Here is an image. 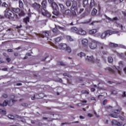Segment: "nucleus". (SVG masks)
<instances>
[{
  "instance_id": "obj_14",
  "label": "nucleus",
  "mask_w": 126,
  "mask_h": 126,
  "mask_svg": "<svg viewBox=\"0 0 126 126\" xmlns=\"http://www.w3.org/2000/svg\"><path fill=\"white\" fill-rule=\"evenodd\" d=\"M97 32V30L96 29H93L92 30H90L89 31V34L90 35H93L94 34H95Z\"/></svg>"
},
{
  "instance_id": "obj_39",
  "label": "nucleus",
  "mask_w": 126,
  "mask_h": 126,
  "mask_svg": "<svg viewBox=\"0 0 126 126\" xmlns=\"http://www.w3.org/2000/svg\"><path fill=\"white\" fill-rule=\"evenodd\" d=\"M83 4L86 5L88 3V0H83Z\"/></svg>"
},
{
  "instance_id": "obj_37",
  "label": "nucleus",
  "mask_w": 126,
  "mask_h": 126,
  "mask_svg": "<svg viewBox=\"0 0 126 126\" xmlns=\"http://www.w3.org/2000/svg\"><path fill=\"white\" fill-rule=\"evenodd\" d=\"M55 27L56 28H54L52 30L53 33H56L58 31V29H57V26H55Z\"/></svg>"
},
{
  "instance_id": "obj_18",
  "label": "nucleus",
  "mask_w": 126,
  "mask_h": 126,
  "mask_svg": "<svg viewBox=\"0 0 126 126\" xmlns=\"http://www.w3.org/2000/svg\"><path fill=\"white\" fill-rule=\"evenodd\" d=\"M42 5L43 7V8H42V9H46V7L47 6V1H46V0L43 1L42 2Z\"/></svg>"
},
{
  "instance_id": "obj_42",
  "label": "nucleus",
  "mask_w": 126,
  "mask_h": 126,
  "mask_svg": "<svg viewBox=\"0 0 126 126\" xmlns=\"http://www.w3.org/2000/svg\"><path fill=\"white\" fill-rule=\"evenodd\" d=\"M22 106H23V107H28V104L23 103H22Z\"/></svg>"
},
{
  "instance_id": "obj_52",
  "label": "nucleus",
  "mask_w": 126,
  "mask_h": 126,
  "mask_svg": "<svg viewBox=\"0 0 126 126\" xmlns=\"http://www.w3.org/2000/svg\"><path fill=\"white\" fill-rule=\"evenodd\" d=\"M108 102V100L107 99H105L104 101H103V105H106V103Z\"/></svg>"
},
{
  "instance_id": "obj_50",
  "label": "nucleus",
  "mask_w": 126,
  "mask_h": 126,
  "mask_svg": "<svg viewBox=\"0 0 126 126\" xmlns=\"http://www.w3.org/2000/svg\"><path fill=\"white\" fill-rule=\"evenodd\" d=\"M59 64H60V65H62V66H64V65H65L64 64V63H63V62H60V63H59Z\"/></svg>"
},
{
  "instance_id": "obj_17",
  "label": "nucleus",
  "mask_w": 126,
  "mask_h": 126,
  "mask_svg": "<svg viewBox=\"0 0 126 126\" xmlns=\"http://www.w3.org/2000/svg\"><path fill=\"white\" fill-rule=\"evenodd\" d=\"M64 14H65V15L69 16L71 14V11H70L69 9L66 10L64 13Z\"/></svg>"
},
{
  "instance_id": "obj_60",
  "label": "nucleus",
  "mask_w": 126,
  "mask_h": 126,
  "mask_svg": "<svg viewBox=\"0 0 126 126\" xmlns=\"http://www.w3.org/2000/svg\"><path fill=\"white\" fill-rule=\"evenodd\" d=\"M17 86H22V83H17Z\"/></svg>"
},
{
  "instance_id": "obj_19",
  "label": "nucleus",
  "mask_w": 126,
  "mask_h": 126,
  "mask_svg": "<svg viewBox=\"0 0 126 126\" xmlns=\"http://www.w3.org/2000/svg\"><path fill=\"white\" fill-rule=\"evenodd\" d=\"M19 4L20 8H23L24 7V4L21 0H19Z\"/></svg>"
},
{
  "instance_id": "obj_49",
  "label": "nucleus",
  "mask_w": 126,
  "mask_h": 126,
  "mask_svg": "<svg viewBox=\"0 0 126 126\" xmlns=\"http://www.w3.org/2000/svg\"><path fill=\"white\" fill-rule=\"evenodd\" d=\"M2 96L3 98H7V94H3Z\"/></svg>"
},
{
  "instance_id": "obj_45",
  "label": "nucleus",
  "mask_w": 126,
  "mask_h": 126,
  "mask_svg": "<svg viewBox=\"0 0 126 126\" xmlns=\"http://www.w3.org/2000/svg\"><path fill=\"white\" fill-rule=\"evenodd\" d=\"M67 39H68V40H69V41H70L71 42L72 41H73V39H72V38H71V37L70 36H68L67 37Z\"/></svg>"
},
{
  "instance_id": "obj_64",
  "label": "nucleus",
  "mask_w": 126,
  "mask_h": 126,
  "mask_svg": "<svg viewBox=\"0 0 126 126\" xmlns=\"http://www.w3.org/2000/svg\"><path fill=\"white\" fill-rule=\"evenodd\" d=\"M91 99L92 100V101H94L95 99V97H91Z\"/></svg>"
},
{
  "instance_id": "obj_63",
  "label": "nucleus",
  "mask_w": 126,
  "mask_h": 126,
  "mask_svg": "<svg viewBox=\"0 0 126 126\" xmlns=\"http://www.w3.org/2000/svg\"><path fill=\"white\" fill-rule=\"evenodd\" d=\"M122 13H123V14H124V15L125 16H126V12H125V11H122Z\"/></svg>"
},
{
  "instance_id": "obj_9",
  "label": "nucleus",
  "mask_w": 126,
  "mask_h": 126,
  "mask_svg": "<svg viewBox=\"0 0 126 126\" xmlns=\"http://www.w3.org/2000/svg\"><path fill=\"white\" fill-rule=\"evenodd\" d=\"M67 47V45L65 43H61L60 44V46H59V48L60 50H63V51H65Z\"/></svg>"
},
{
  "instance_id": "obj_55",
  "label": "nucleus",
  "mask_w": 126,
  "mask_h": 126,
  "mask_svg": "<svg viewBox=\"0 0 126 126\" xmlns=\"http://www.w3.org/2000/svg\"><path fill=\"white\" fill-rule=\"evenodd\" d=\"M8 52H11L12 53V52H13V50L11 49H8Z\"/></svg>"
},
{
  "instance_id": "obj_16",
  "label": "nucleus",
  "mask_w": 126,
  "mask_h": 126,
  "mask_svg": "<svg viewBox=\"0 0 126 126\" xmlns=\"http://www.w3.org/2000/svg\"><path fill=\"white\" fill-rule=\"evenodd\" d=\"M30 20V18L29 17H26L24 18L23 22H24V23H26V24H27V23L29 22Z\"/></svg>"
},
{
  "instance_id": "obj_57",
  "label": "nucleus",
  "mask_w": 126,
  "mask_h": 126,
  "mask_svg": "<svg viewBox=\"0 0 126 126\" xmlns=\"http://www.w3.org/2000/svg\"><path fill=\"white\" fill-rule=\"evenodd\" d=\"M105 108H106V109H110V108H112V106L109 105V106H106Z\"/></svg>"
},
{
  "instance_id": "obj_59",
  "label": "nucleus",
  "mask_w": 126,
  "mask_h": 126,
  "mask_svg": "<svg viewBox=\"0 0 126 126\" xmlns=\"http://www.w3.org/2000/svg\"><path fill=\"white\" fill-rule=\"evenodd\" d=\"M2 70H3L4 71H7V68H2Z\"/></svg>"
},
{
  "instance_id": "obj_61",
  "label": "nucleus",
  "mask_w": 126,
  "mask_h": 126,
  "mask_svg": "<svg viewBox=\"0 0 126 126\" xmlns=\"http://www.w3.org/2000/svg\"><path fill=\"white\" fill-rule=\"evenodd\" d=\"M31 99H32V100H35V95H34L33 96H32L31 97Z\"/></svg>"
},
{
  "instance_id": "obj_10",
  "label": "nucleus",
  "mask_w": 126,
  "mask_h": 126,
  "mask_svg": "<svg viewBox=\"0 0 126 126\" xmlns=\"http://www.w3.org/2000/svg\"><path fill=\"white\" fill-rule=\"evenodd\" d=\"M112 125H116V126H123V123L122 122H118L117 120H113L112 121Z\"/></svg>"
},
{
  "instance_id": "obj_44",
  "label": "nucleus",
  "mask_w": 126,
  "mask_h": 126,
  "mask_svg": "<svg viewBox=\"0 0 126 126\" xmlns=\"http://www.w3.org/2000/svg\"><path fill=\"white\" fill-rule=\"evenodd\" d=\"M118 92H117L116 91L113 90V91H111V94H117Z\"/></svg>"
},
{
  "instance_id": "obj_1",
  "label": "nucleus",
  "mask_w": 126,
  "mask_h": 126,
  "mask_svg": "<svg viewBox=\"0 0 126 126\" xmlns=\"http://www.w3.org/2000/svg\"><path fill=\"white\" fill-rule=\"evenodd\" d=\"M19 11H20L19 8H12L11 10H9L5 13V15L6 17H8L10 19L15 21L19 18L18 15L15 13H18Z\"/></svg>"
},
{
  "instance_id": "obj_26",
  "label": "nucleus",
  "mask_w": 126,
  "mask_h": 126,
  "mask_svg": "<svg viewBox=\"0 0 126 126\" xmlns=\"http://www.w3.org/2000/svg\"><path fill=\"white\" fill-rule=\"evenodd\" d=\"M116 69L118 71L119 74H120V75H122V68L120 67V66H119L118 68H116Z\"/></svg>"
},
{
  "instance_id": "obj_12",
  "label": "nucleus",
  "mask_w": 126,
  "mask_h": 126,
  "mask_svg": "<svg viewBox=\"0 0 126 126\" xmlns=\"http://www.w3.org/2000/svg\"><path fill=\"white\" fill-rule=\"evenodd\" d=\"M78 34H79L80 35H86V31L83 30L82 29H80L79 30Z\"/></svg>"
},
{
  "instance_id": "obj_21",
  "label": "nucleus",
  "mask_w": 126,
  "mask_h": 126,
  "mask_svg": "<svg viewBox=\"0 0 126 126\" xmlns=\"http://www.w3.org/2000/svg\"><path fill=\"white\" fill-rule=\"evenodd\" d=\"M105 70H108V71H110L111 73H115V70L109 67L105 68Z\"/></svg>"
},
{
  "instance_id": "obj_40",
  "label": "nucleus",
  "mask_w": 126,
  "mask_h": 126,
  "mask_svg": "<svg viewBox=\"0 0 126 126\" xmlns=\"http://www.w3.org/2000/svg\"><path fill=\"white\" fill-rule=\"evenodd\" d=\"M2 6H3L4 7H7V6H8V5L7 4H6V3L3 2L2 4Z\"/></svg>"
},
{
  "instance_id": "obj_20",
  "label": "nucleus",
  "mask_w": 126,
  "mask_h": 126,
  "mask_svg": "<svg viewBox=\"0 0 126 126\" xmlns=\"http://www.w3.org/2000/svg\"><path fill=\"white\" fill-rule=\"evenodd\" d=\"M110 46L111 47V48H117V47H119V45H118V44H115L112 42H110Z\"/></svg>"
},
{
  "instance_id": "obj_35",
  "label": "nucleus",
  "mask_w": 126,
  "mask_h": 126,
  "mask_svg": "<svg viewBox=\"0 0 126 126\" xmlns=\"http://www.w3.org/2000/svg\"><path fill=\"white\" fill-rule=\"evenodd\" d=\"M81 93L82 94H89V92L87 91H81Z\"/></svg>"
},
{
  "instance_id": "obj_54",
  "label": "nucleus",
  "mask_w": 126,
  "mask_h": 126,
  "mask_svg": "<svg viewBox=\"0 0 126 126\" xmlns=\"http://www.w3.org/2000/svg\"><path fill=\"white\" fill-rule=\"evenodd\" d=\"M123 97H126V92H124L123 94L122 95Z\"/></svg>"
},
{
  "instance_id": "obj_28",
  "label": "nucleus",
  "mask_w": 126,
  "mask_h": 126,
  "mask_svg": "<svg viewBox=\"0 0 126 126\" xmlns=\"http://www.w3.org/2000/svg\"><path fill=\"white\" fill-rule=\"evenodd\" d=\"M95 5V3L94 2V0H91V3H90V7L92 8L93 6Z\"/></svg>"
},
{
  "instance_id": "obj_48",
  "label": "nucleus",
  "mask_w": 126,
  "mask_h": 126,
  "mask_svg": "<svg viewBox=\"0 0 126 126\" xmlns=\"http://www.w3.org/2000/svg\"><path fill=\"white\" fill-rule=\"evenodd\" d=\"M118 118L122 120V121H124L125 118H124L123 117L121 116H118Z\"/></svg>"
},
{
  "instance_id": "obj_53",
  "label": "nucleus",
  "mask_w": 126,
  "mask_h": 126,
  "mask_svg": "<svg viewBox=\"0 0 126 126\" xmlns=\"http://www.w3.org/2000/svg\"><path fill=\"white\" fill-rule=\"evenodd\" d=\"M119 64L120 66H122V65H123V62L122 61L119 62Z\"/></svg>"
},
{
  "instance_id": "obj_7",
  "label": "nucleus",
  "mask_w": 126,
  "mask_h": 126,
  "mask_svg": "<svg viewBox=\"0 0 126 126\" xmlns=\"http://www.w3.org/2000/svg\"><path fill=\"white\" fill-rule=\"evenodd\" d=\"M39 36L42 38H44V37H49V31H45L43 32L42 34H39Z\"/></svg>"
},
{
  "instance_id": "obj_51",
  "label": "nucleus",
  "mask_w": 126,
  "mask_h": 126,
  "mask_svg": "<svg viewBox=\"0 0 126 126\" xmlns=\"http://www.w3.org/2000/svg\"><path fill=\"white\" fill-rule=\"evenodd\" d=\"M118 27H120L121 28V30H123V25L118 24V26H117Z\"/></svg>"
},
{
  "instance_id": "obj_34",
  "label": "nucleus",
  "mask_w": 126,
  "mask_h": 126,
  "mask_svg": "<svg viewBox=\"0 0 126 126\" xmlns=\"http://www.w3.org/2000/svg\"><path fill=\"white\" fill-rule=\"evenodd\" d=\"M108 61L109 63H112L113 61V58L111 57H109L108 58Z\"/></svg>"
},
{
  "instance_id": "obj_46",
  "label": "nucleus",
  "mask_w": 126,
  "mask_h": 126,
  "mask_svg": "<svg viewBox=\"0 0 126 126\" xmlns=\"http://www.w3.org/2000/svg\"><path fill=\"white\" fill-rule=\"evenodd\" d=\"M15 117L17 119H22V117H21V116H19V115H15Z\"/></svg>"
},
{
  "instance_id": "obj_25",
  "label": "nucleus",
  "mask_w": 126,
  "mask_h": 126,
  "mask_svg": "<svg viewBox=\"0 0 126 126\" xmlns=\"http://www.w3.org/2000/svg\"><path fill=\"white\" fill-rule=\"evenodd\" d=\"M99 46L100 49H101V50H103L104 48H106V47H107V46L105 45L104 43H99Z\"/></svg>"
},
{
  "instance_id": "obj_2",
  "label": "nucleus",
  "mask_w": 126,
  "mask_h": 126,
  "mask_svg": "<svg viewBox=\"0 0 126 126\" xmlns=\"http://www.w3.org/2000/svg\"><path fill=\"white\" fill-rule=\"evenodd\" d=\"M48 0L49 3L52 4V6L53 9L56 10V11L54 12V14H55V15H59V14H60V13L59 12V10H60L59 6V7H60V10L61 11H63V10H64V6H63V4L59 3V5H58V4H56V2H53L54 0Z\"/></svg>"
},
{
  "instance_id": "obj_47",
  "label": "nucleus",
  "mask_w": 126,
  "mask_h": 126,
  "mask_svg": "<svg viewBox=\"0 0 126 126\" xmlns=\"http://www.w3.org/2000/svg\"><path fill=\"white\" fill-rule=\"evenodd\" d=\"M21 122H22V123H26V120H25V119H23L22 117V119H21Z\"/></svg>"
},
{
  "instance_id": "obj_43",
  "label": "nucleus",
  "mask_w": 126,
  "mask_h": 126,
  "mask_svg": "<svg viewBox=\"0 0 126 126\" xmlns=\"http://www.w3.org/2000/svg\"><path fill=\"white\" fill-rule=\"evenodd\" d=\"M97 88H98V89H100V90H104L105 91H106V90H107V89H104V88H101L100 87H97Z\"/></svg>"
},
{
  "instance_id": "obj_3",
  "label": "nucleus",
  "mask_w": 126,
  "mask_h": 126,
  "mask_svg": "<svg viewBox=\"0 0 126 126\" xmlns=\"http://www.w3.org/2000/svg\"><path fill=\"white\" fill-rule=\"evenodd\" d=\"M32 7L34 9H36V10H37L39 13H41L42 15H44V16H46L47 17H50L51 16V14H50V13L47 10L41 8V5L35 2L32 4Z\"/></svg>"
},
{
  "instance_id": "obj_11",
  "label": "nucleus",
  "mask_w": 126,
  "mask_h": 126,
  "mask_svg": "<svg viewBox=\"0 0 126 126\" xmlns=\"http://www.w3.org/2000/svg\"><path fill=\"white\" fill-rule=\"evenodd\" d=\"M82 44L83 46H86L88 45V39L84 38L82 40Z\"/></svg>"
},
{
  "instance_id": "obj_58",
  "label": "nucleus",
  "mask_w": 126,
  "mask_h": 126,
  "mask_svg": "<svg viewBox=\"0 0 126 126\" xmlns=\"http://www.w3.org/2000/svg\"><path fill=\"white\" fill-rule=\"evenodd\" d=\"M91 91L92 92H94V91H95V89L94 88H91Z\"/></svg>"
},
{
  "instance_id": "obj_30",
  "label": "nucleus",
  "mask_w": 126,
  "mask_h": 126,
  "mask_svg": "<svg viewBox=\"0 0 126 126\" xmlns=\"http://www.w3.org/2000/svg\"><path fill=\"white\" fill-rule=\"evenodd\" d=\"M57 27L59 28V29H60V30H63V31H66V29H65V28H63V27H61L60 26H57Z\"/></svg>"
},
{
  "instance_id": "obj_8",
  "label": "nucleus",
  "mask_w": 126,
  "mask_h": 126,
  "mask_svg": "<svg viewBox=\"0 0 126 126\" xmlns=\"http://www.w3.org/2000/svg\"><path fill=\"white\" fill-rule=\"evenodd\" d=\"M87 62H90L91 63H94V57L93 56H87L86 58Z\"/></svg>"
},
{
  "instance_id": "obj_13",
  "label": "nucleus",
  "mask_w": 126,
  "mask_h": 126,
  "mask_svg": "<svg viewBox=\"0 0 126 126\" xmlns=\"http://www.w3.org/2000/svg\"><path fill=\"white\" fill-rule=\"evenodd\" d=\"M79 30H78L77 28L76 27H72L71 29V32H73V33H76V34H78Z\"/></svg>"
},
{
  "instance_id": "obj_32",
  "label": "nucleus",
  "mask_w": 126,
  "mask_h": 126,
  "mask_svg": "<svg viewBox=\"0 0 126 126\" xmlns=\"http://www.w3.org/2000/svg\"><path fill=\"white\" fill-rule=\"evenodd\" d=\"M0 113H1V114H3V115H5L6 114V111L3 109H0Z\"/></svg>"
},
{
  "instance_id": "obj_5",
  "label": "nucleus",
  "mask_w": 126,
  "mask_h": 126,
  "mask_svg": "<svg viewBox=\"0 0 126 126\" xmlns=\"http://www.w3.org/2000/svg\"><path fill=\"white\" fill-rule=\"evenodd\" d=\"M89 47L92 50H95L97 48V41L92 40L89 44Z\"/></svg>"
},
{
  "instance_id": "obj_6",
  "label": "nucleus",
  "mask_w": 126,
  "mask_h": 126,
  "mask_svg": "<svg viewBox=\"0 0 126 126\" xmlns=\"http://www.w3.org/2000/svg\"><path fill=\"white\" fill-rule=\"evenodd\" d=\"M119 114H120V110H117L113 112V113L111 114L110 116L112 118H119V115H118Z\"/></svg>"
},
{
  "instance_id": "obj_62",
  "label": "nucleus",
  "mask_w": 126,
  "mask_h": 126,
  "mask_svg": "<svg viewBox=\"0 0 126 126\" xmlns=\"http://www.w3.org/2000/svg\"><path fill=\"white\" fill-rule=\"evenodd\" d=\"M15 57H17L18 56V53H15L14 54Z\"/></svg>"
},
{
  "instance_id": "obj_4",
  "label": "nucleus",
  "mask_w": 126,
  "mask_h": 126,
  "mask_svg": "<svg viewBox=\"0 0 126 126\" xmlns=\"http://www.w3.org/2000/svg\"><path fill=\"white\" fill-rule=\"evenodd\" d=\"M118 33H120V32L118 31H114L112 32L111 30H108L102 33L99 35V37L101 38V39H105L106 37H107L108 35H112V34H118Z\"/></svg>"
},
{
  "instance_id": "obj_27",
  "label": "nucleus",
  "mask_w": 126,
  "mask_h": 126,
  "mask_svg": "<svg viewBox=\"0 0 126 126\" xmlns=\"http://www.w3.org/2000/svg\"><path fill=\"white\" fill-rule=\"evenodd\" d=\"M96 13H97V10L95 8H94L92 11V15H96Z\"/></svg>"
},
{
  "instance_id": "obj_22",
  "label": "nucleus",
  "mask_w": 126,
  "mask_h": 126,
  "mask_svg": "<svg viewBox=\"0 0 126 126\" xmlns=\"http://www.w3.org/2000/svg\"><path fill=\"white\" fill-rule=\"evenodd\" d=\"M71 48L69 46H67V48L65 50V51L68 54H70V53H71Z\"/></svg>"
},
{
  "instance_id": "obj_41",
  "label": "nucleus",
  "mask_w": 126,
  "mask_h": 126,
  "mask_svg": "<svg viewBox=\"0 0 126 126\" xmlns=\"http://www.w3.org/2000/svg\"><path fill=\"white\" fill-rule=\"evenodd\" d=\"M70 2L69 1H67L66 2V5L67 6H70Z\"/></svg>"
},
{
  "instance_id": "obj_36",
  "label": "nucleus",
  "mask_w": 126,
  "mask_h": 126,
  "mask_svg": "<svg viewBox=\"0 0 126 126\" xmlns=\"http://www.w3.org/2000/svg\"><path fill=\"white\" fill-rule=\"evenodd\" d=\"M72 6H74V7H76L77 6V2L74 1L72 4Z\"/></svg>"
},
{
  "instance_id": "obj_31",
  "label": "nucleus",
  "mask_w": 126,
  "mask_h": 126,
  "mask_svg": "<svg viewBox=\"0 0 126 126\" xmlns=\"http://www.w3.org/2000/svg\"><path fill=\"white\" fill-rule=\"evenodd\" d=\"M8 118L9 119H10V120H14V116H13L11 114H9L8 115Z\"/></svg>"
},
{
  "instance_id": "obj_23",
  "label": "nucleus",
  "mask_w": 126,
  "mask_h": 126,
  "mask_svg": "<svg viewBox=\"0 0 126 126\" xmlns=\"http://www.w3.org/2000/svg\"><path fill=\"white\" fill-rule=\"evenodd\" d=\"M77 56L80 57V58H83V57H85L86 55L85 53L83 52H80L78 54Z\"/></svg>"
},
{
  "instance_id": "obj_29",
  "label": "nucleus",
  "mask_w": 126,
  "mask_h": 126,
  "mask_svg": "<svg viewBox=\"0 0 126 126\" xmlns=\"http://www.w3.org/2000/svg\"><path fill=\"white\" fill-rule=\"evenodd\" d=\"M25 15V13H24V11H21L19 14V16L18 17H19V16H24Z\"/></svg>"
},
{
  "instance_id": "obj_38",
  "label": "nucleus",
  "mask_w": 126,
  "mask_h": 126,
  "mask_svg": "<svg viewBox=\"0 0 126 126\" xmlns=\"http://www.w3.org/2000/svg\"><path fill=\"white\" fill-rule=\"evenodd\" d=\"M0 106H2L3 107V106H6L7 105V102H6V101H4L3 102V104H0Z\"/></svg>"
},
{
  "instance_id": "obj_56",
  "label": "nucleus",
  "mask_w": 126,
  "mask_h": 126,
  "mask_svg": "<svg viewBox=\"0 0 126 126\" xmlns=\"http://www.w3.org/2000/svg\"><path fill=\"white\" fill-rule=\"evenodd\" d=\"M6 61L7 62H8V63H9L10 61H11V60L10 59V58H7Z\"/></svg>"
},
{
  "instance_id": "obj_15",
  "label": "nucleus",
  "mask_w": 126,
  "mask_h": 126,
  "mask_svg": "<svg viewBox=\"0 0 126 126\" xmlns=\"http://www.w3.org/2000/svg\"><path fill=\"white\" fill-rule=\"evenodd\" d=\"M106 19H108V20H110V21H112V22L115 21H117V20H119V19L117 17H114L112 19L109 17H107Z\"/></svg>"
},
{
  "instance_id": "obj_33",
  "label": "nucleus",
  "mask_w": 126,
  "mask_h": 126,
  "mask_svg": "<svg viewBox=\"0 0 126 126\" xmlns=\"http://www.w3.org/2000/svg\"><path fill=\"white\" fill-rule=\"evenodd\" d=\"M61 40H62V38L60 37H58L55 38V41L57 42V43L61 41Z\"/></svg>"
},
{
  "instance_id": "obj_24",
  "label": "nucleus",
  "mask_w": 126,
  "mask_h": 126,
  "mask_svg": "<svg viewBox=\"0 0 126 126\" xmlns=\"http://www.w3.org/2000/svg\"><path fill=\"white\" fill-rule=\"evenodd\" d=\"M16 102V101H15V100L14 99H10L9 101V103L8 105H9V106H11L12 105H13V104L14 103V102Z\"/></svg>"
}]
</instances>
